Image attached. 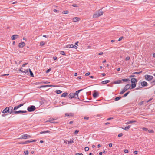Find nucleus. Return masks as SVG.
<instances>
[{
  "instance_id": "50",
  "label": "nucleus",
  "mask_w": 155,
  "mask_h": 155,
  "mask_svg": "<svg viewBox=\"0 0 155 155\" xmlns=\"http://www.w3.org/2000/svg\"><path fill=\"white\" fill-rule=\"evenodd\" d=\"M78 132H79L78 130H75L74 133V134L75 135L77 134H78Z\"/></svg>"
},
{
  "instance_id": "9",
  "label": "nucleus",
  "mask_w": 155,
  "mask_h": 155,
  "mask_svg": "<svg viewBox=\"0 0 155 155\" xmlns=\"http://www.w3.org/2000/svg\"><path fill=\"white\" fill-rule=\"evenodd\" d=\"M24 104L25 103H24L23 104H21L17 106H15L14 108V111L16 110L17 109L22 106L24 105Z\"/></svg>"
},
{
  "instance_id": "20",
  "label": "nucleus",
  "mask_w": 155,
  "mask_h": 155,
  "mask_svg": "<svg viewBox=\"0 0 155 155\" xmlns=\"http://www.w3.org/2000/svg\"><path fill=\"white\" fill-rule=\"evenodd\" d=\"M122 80H119L117 81H114L113 83L115 84H120L122 83Z\"/></svg>"
},
{
  "instance_id": "26",
  "label": "nucleus",
  "mask_w": 155,
  "mask_h": 155,
  "mask_svg": "<svg viewBox=\"0 0 155 155\" xmlns=\"http://www.w3.org/2000/svg\"><path fill=\"white\" fill-rule=\"evenodd\" d=\"M28 70L30 72V74L31 77H34V76L33 75V72H32V71H31V69L30 68H29Z\"/></svg>"
},
{
  "instance_id": "51",
  "label": "nucleus",
  "mask_w": 155,
  "mask_h": 155,
  "mask_svg": "<svg viewBox=\"0 0 155 155\" xmlns=\"http://www.w3.org/2000/svg\"><path fill=\"white\" fill-rule=\"evenodd\" d=\"M72 6H73V7H78V5L77 4H73L72 5Z\"/></svg>"
},
{
  "instance_id": "54",
  "label": "nucleus",
  "mask_w": 155,
  "mask_h": 155,
  "mask_svg": "<svg viewBox=\"0 0 155 155\" xmlns=\"http://www.w3.org/2000/svg\"><path fill=\"white\" fill-rule=\"evenodd\" d=\"M28 64L27 63H25L24 64L22 65V66L23 67H25L26 65H27Z\"/></svg>"
},
{
  "instance_id": "48",
  "label": "nucleus",
  "mask_w": 155,
  "mask_h": 155,
  "mask_svg": "<svg viewBox=\"0 0 155 155\" xmlns=\"http://www.w3.org/2000/svg\"><path fill=\"white\" fill-rule=\"evenodd\" d=\"M124 152L125 153H128V150L127 149H125L124 150Z\"/></svg>"
},
{
  "instance_id": "1",
  "label": "nucleus",
  "mask_w": 155,
  "mask_h": 155,
  "mask_svg": "<svg viewBox=\"0 0 155 155\" xmlns=\"http://www.w3.org/2000/svg\"><path fill=\"white\" fill-rule=\"evenodd\" d=\"M104 13L103 12L101 9H100L98 12H96L93 15V18H97L102 15Z\"/></svg>"
},
{
  "instance_id": "57",
  "label": "nucleus",
  "mask_w": 155,
  "mask_h": 155,
  "mask_svg": "<svg viewBox=\"0 0 155 155\" xmlns=\"http://www.w3.org/2000/svg\"><path fill=\"white\" fill-rule=\"evenodd\" d=\"M53 58L54 60H55L57 59V57L56 56H54Z\"/></svg>"
},
{
  "instance_id": "15",
  "label": "nucleus",
  "mask_w": 155,
  "mask_h": 155,
  "mask_svg": "<svg viewBox=\"0 0 155 155\" xmlns=\"http://www.w3.org/2000/svg\"><path fill=\"white\" fill-rule=\"evenodd\" d=\"M141 85L142 87H145L147 86L148 84L146 82L144 81L141 83Z\"/></svg>"
},
{
  "instance_id": "61",
  "label": "nucleus",
  "mask_w": 155,
  "mask_h": 155,
  "mask_svg": "<svg viewBox=\"0 0 155 155\" xmlns=\"http://www.w3.org/2000/svg\"><path fill=\"white\" fill-rule=\"evenodd\" d=\"M103 54V52H101L99 53L98 55H102Z\"/></svg>"
},
{
  "instance_id": "45",
  "label": "nucleus",
  "mask_w": 155,
  "mask_h": 155,
  "mask_svg": "<svg viewBox=\"0 0 155 155\" xmlns=\"http://www.w3.org/2000/svg\"><path fill=\"white\" fill-rule=\"evenodd\" d=\"M142 129L143 130L145 131H147V130H148V129L147 128L143 127L142 128Z\"/></svg>"
},
{
  "instance_id": "19",
  "label": "nucleus",
  "mask_w": 155,
  "mask_h": 155,
  "mask_svg": "<svg viewBox=\"0 0 155 155\" xmlns=\"http://www.w3.org/2000/svg\"><path fill=\"white\" fill-rule=\"evenodd\" d=\"M130 87V84H128L125 85L124 87V88L126 90H127L129 89Z\"/></svg>"
},
{
  "instance_id": "12",
  "label": "nucleus",
  "mask_w": 155,
  "mask_h": 155,
  "mask_svg": "<svg viewBox=\"0 0 155 155\" xmlns=\"http://www.w3.org/2000/svg\"><path fill=\"white\" fill-rule=\"evenodd\" d=\"M65 116H69V117H72L74 116V113H66L65 114Z\"/></svg>"
},
{
  "instance_id": "2",
  "label": "nucleus",
  "mask_w": 155,
  "mask_h": 155,
  "mask_svg": "<svg viewBox=\"0 0 155 155\" xmlns=\"http://www.w3.org/2000/svg\"><path fill=\"white\" fill-rule=\"evenodd\" d=\"M36 109V107L35 106L31 105L28 107L27 108V110L29 112H31L34 111Z\"/></svg>"
},
{
  "instance_id": "39",
  "label": "nucleus",
  "mask_w": 155,
  "mask_h": 155,
  "mask_svg": "<svg viewBox=\"0 0 155 155\" xmlns=\"http://www.w3.org/2000/svg\"><path fill=\"white\" fill-rule=\"evenodd\" d=\"M25 155H28V150H26L24 152Z\"/></svg>"
},
{
  "instance_id": "28",
  "label": "nucleus",
  "mask_w": 155,
  "mask_h": 155,
  "mask_svg": "<svg viewBox=\"0 0 155 155\" xmlns=\"http://www.w3.org/2000/svg\"><path fill=\"white\" fill-rule=\"evenodd\" d=\"M136 122H137V121L136 120L130 121L127 122V123H126V124H131L132 123Z\"/></svg>"
},
{
  "instance_id": "4",
  "label": "nucleus",
  "mask_w": 155,
  "mask_h": 155,
  "mask_svg": "<svg viewBox=\"0 0 155 155\" xmlns=\"http://www.w3.org/2000/svg\"><path fill=\"white\" fill-rule=\"evenodd\" d=\"M144 77L145 79L148 81H151L153 78V77L152 76L147 74L145 75L144 76Z\"/></svg>"
},
{
  "instance_id": "40",
  "label": "nucleus",
  "mask_w": 155,
  "mask_h": 155,
  "mask_svg": "<svg viewBox=\"0 0 155 155\" xmlns=\"http://www.w3.org/2000/svg\"><path fill=\"white\" fill-rule=\"evenodd\" d=\"M148 131L149 133H153L154 131L153 130H148Z\"/></svg>"
},
{
  "instance_id": "36",
  "label": "nucleus",
  "mask_w": 155,
  "mask_h": 155,
  "mask_svg": "<svg viewBox=\"0 0 155 155\" xmlns=\"http://www.w3.org/2000/svg\"><path fill=\"white\" fill-rule=\"evenodd\" d=\"M74 143V141L73 140H71L70 141H68V144H71Z\"/></svg>"
},
{
  "instance_id": "53",
  "label": "nucleus",
  "mask_w": 155,
  "mask_h": 155,
  "mask_svg": "<svg viewBox=\"0 0 155 155\" xmlns=\"http://www.w3.org/2000/svg\"><path fill=\"white\" fill-rule=\"evenodd\" d=\"M130 58L129 56H127L126 58V60H128L130 59Z\"/></svg>"
},
{
  "instance_id": "44",
  "label": "nucleus",
  "mask_w": 155,
  "mask_h": 155,
  "mask_svg": "<svg viewBox=\"0 0 155 155\" xmlns=\"http://www.w3.org/2000/svg\"><path fill=\"white\" fill-rule=\"evenodd\" d=\"M151 84H152L153 85H155V80H154L153 81H152L151 82Z\"/></svg>"
},
{
  "instance_id": "3",
  "label": "nucleus",
  "mask_w": 155,
  "mask_h": 155,
  "mask_svg": "<svg viewBox=\"0 0 155 155\" xmlns=\"http://www.w3.org/2000/svg\"><path fill=\"white\" fill-rule=\"evenodd\" d=\"M31 137V136L28 135L27 134H23L19 138L20 139H26Z\"/></svg>"
},
{
  "instance_id": "25",
  "label": "nucleus",
  "mask_w": 155,
  "mask_h": 155,
  "mask_svg": "<svg viewBox=\"0 0 155 155\" xmlns=\"http://www.w3.org/2000/svg\"><path fill=\"white\" fill-rule=\"evenodd\" d=\"M110 82V80H106V81H102L101 83L104 84L107 83H108Z\"/></svg>"
},
{
  "instance_id": "11",
  "label": "nucleus",
  "mask_w": 155,
  "mask_h": 155,
  "mask_svg": "<svg viewBox=\"0 0 155 155\" xmlns=\"http://www.w3.org/2000/svg\"><path fill=\"white\" fill-rule=\"evenodd\" d=\"M36 141L35 140H27L24 142L25 144H28V143L32 142H35Z\"/></svg>"
},
{
  "instance_id": "22",
  "label": "nucleus",
  "mask_w": 155,
  "mask_h": 155,
  "mask_svg": "<svg viewBox=\"0 0 155 155\" xmlns=\"http://www.w3.org/2000/svg\"><path fill=\"white\" fill-rule=\"evenodd\" d=\"M130 125H129L124 128V127H122V129L125 130H126V131H127L128 130V129H129V128H130Z\"/></svg>"
},
{
  "instance_id": "62",
  "label": "nucleus",
  "mask_w": 155,
  "mask_h": 155,
  "mask_svg": "<svg viewBox=\"0 0 155 155\" xmlns=\"http://www.w3.org/2000/svg\"><path fill=\"white\" fill-rule=\"evenodd\" d=\"M134 153L135 154H137L138 153V151H134Z\"/></svg>"
},
{
  "instance_id": "18",
  "label": "nucleus",
  "mask_w": 155,
  "mask_h": 155,
  "mask_svg": "<svg viewBox=\"0 0 155 155\" xmlns=\"http://www.w3.org/2000/svg\"><path fill=\"white\" fill-rule=\"evenodd\" d=\"M131 82L132 83H136L137 82V79L135 78H132L131 79Z\"/></svg>"
},
{
  "instance_id": "7",
  "label": "nucleus",
  "mask_w": 155,
  "mask_h": 155,
  "mask_svg": "<svg viewBox=\"0 0 155 155\" xmlns=\"http://www.w3.org/2000/svg\"><path fill=\"white\" fill-rule=\"evenodd\" d=\"M27 112L26 110H19L18 111H16V110L14 111V113L15 114H18L20 113H25Z\"/></svg>"
},
{
  "instance_id": "63",
  "label": "nucleus",
  "mask_w": 155,
  "mask_h": 155,
  "mask_svg": "<svg viewBox=\"0 0 155 155\" xmlns=\"http://www.w3.org/2000/svg\"><path fill=\"white\" fill-rule=\"evenodd\" d=\"M112 143H110L109 144V147H112Z\"/></svg>"
},
{
  "instance_id": "14",
  "label": "nucleus",
  "mask_w": 155,
  "mask_h": 155,
  "mask_svg": "<svg viewBox=\"0 0 155 155\" xmlns=\"http://www.w3.org/2000/svg\"><path fill=\"white\" fill-rule=\"evenodd\" d=\"M25 45V44L24 42H21L19 44L18 46L20 48H23Z\"/></svg>"
},
{
  "instance_id": "41",
  "label": "nucleus",
  "mask_w": 155,
  "mask_h": 155,
  "mask_svg": "<svg viewBox=\"0 0 155 155\" xmlns=\"http://www.w3.org/2000/svg\"><path fill=\"white\" fill-rule=\"evenodd\" d=\"M84 150L85 151H88L89 150V148L87 147H86L84 148Z\"/></svg>"
},
{
  "instance_id": "10",
  "label": "nucleus",
  "mask_w": 155,
  "mask_h": 155,
  "mask_svg": "<svg viewBox=\"0 0 155 155\" xmlns=\"http://www.w3.org/2000/svg\"><path fill=\"white\" fill-rule=\"evenodd\" d=\"M19 35H13L11 37V38L12 40H15L19 38Z\"/></svg>"
},
{
  "instance_id": "55",
  "label": "nucleus",
  "mask_w": 155,
  "mask_h": 155,
  "mask_svg": "<svg viewBox=\"0 0 155 155\" xmlns=\"http://www.w3.org/2000/svg\"><path fill=\"white\" fill-rule=\"evenodd\" d=\"M135 77V75H130L129 76V77L130 78H134V77Z\"/></svg>"
},
{
  "instance_id": "42",
  "label": "nucleus",
  "mask_w": 155,
  "mask_h": 155,
  "mask_svg": "<svg viewBox=\"0 0 155 155\" xmlns=\"http://www.w3.org/2000/svg\"><path fill=\"white\" fill-rule=\"evenodd\" d=\"M21 72L22 73H26L28 72V71L27 70H25L24 71H21Z\"/></svg>"
},
{
  "instance_id": "60",
  "label": "nucleus",
  "mask_w": 155,
  "mask_h": 155,
  "mask_svg": "<svg viewBox=\"0 0 155 155\" xmlns=\"http://www.w3.org/2000/svg\"><path fill=\"white\" fill-rule=\"evenodd\" d=\"M54 11L55 12H58V10H56V9H54Z\"/></svg>"
},
{
  "instance_id": "6",
  "label": "nucleus",
  "mask_w": 155,
  "mask_h": 155,
  "mask_svg": "<svg viewBox=\"0 0 155 155\" xmlns=\"http://www.w3.org/2000/svg\"><path fill=\"white\" fill-rule=\"evenodd\" d=\"M83 89H81L80 90L77 91H76L75 93H74V95H75V98H78L79 99L78 96V94L81 91H82Z\"/></svg>"
},
{
  "instance_id": "47",
  "label": "nucleus",
  "mask_w": 155,
  "mask_h": 155,
  "mask_svg": "<svg viewBox=\"0 0 155 155\" xmlns=\"http://www.w3.org/2000/svg\"><path fill=\"white\" fill-rule=\"evenodd\" d=\"M41 83H42H42H44V84H47L49 83L50 82H49L48 81L43 82H41Z\"/></svg>"
},
{
  "instance_id": "32",
  "label": "nucleus",
  "mask_w": 155,
  "mask_h": 155,
  "mask_svg": "<svg viewBox=\"0 0 155 155\" xmlns=\"http://www.w3.org/2000/svg\"><path fill=\"white\" fill-rule=\"evenodd\" d=\"M121 98V97L120 96L117 97L115 98L114 100L115 101H117L119 100Z\"/></svg>"
},
{
  "instance_id": "38",
  "label": "nucleus",
  "mask_w": 155,
  "mask_h": 155,
  "mask_svg": "<svg viewBox=\"0 0 155 155\" xmlns=\"http://www.w3.org/2000/svg\"><path fill=\"white\" fill-rule=\"evenodd\" d=\"M142 72V71H139V72H135L133 73L134 74H140Z\"/></svg>"
},
{
  "instance_id": "56",
  "label": "nucleus",
  "mask_w": 155,
  "mask_h": 155,
  "mask_svg": "<svg viewBox=\"0 0 155 155\" xmlns=\"http://www.w3.org/2000/svg\"><path fill=\"white\" fill-rule=\"evenodd\" d=\"M113 119V117H110V118H107V120H110L112 119Z\"/></svg>"
},
{
  "instance_id": "13",
  "label": "nucleus",
  "mask_w": 155,
  "mask_h": 155,
  "mask_svg": "<svg viewBox=\"0 0 155 155\" xmlns=\"http://www.w3.org/2000/svg\"><path fill=\"white\" fill-rule=\"evenodd\" d=\"M69 97L70 98H75V95H74V93H71L69 95Z\"/></svg>"
},
{
  "instance_id": "37",
  "label": "nucleus",
  "mask_w": 155,
  "mask_h": 155,
  "mask_svg": "<svg viewBox=\"0 0 155 155\" xmlns=\"http://www.w3.org/2000/svg\"><path fill=\"white\" fill-rule=\"evenodd\" d=\"M45 44V42L44 41H42L40 42V45L41 46H43Z\"/></svg>"
},
{
  "instance_id": "17",
  "label": "nucleus",
  "mask_w": 155,
  "mask_h": 155,
  "mask_svg": "<svg viewBox=\"0 0 155 155\" xmlns=\"http://www.w3.org/2000/svg\"><path fill=\"white\" fill-rule=\"evenodd\" d=\"M99 96L98 93L97 92H94L93 94V97L94 98H96L97 97Z\"/></svg>"
},
{
  "instance_id": "49",
  "label": "nucleus",
  "mask_w": 155,
  "mask_h": 155,
  "mask_svg": "<svg viewBox=\"0 0 155 155\" xmlns=\"http://www.w3.org/2000/svg\"><path fill=\"white\" fill-rule=\"evenodd\" d=\"M124 38V37L123 36L121 37L118 39V41H120L123 38Z\"/></svg>"
},
{
  "instance_id": "30",
  "label": "nucleus",
  "mask_w": 155,
  "mask_h": 155,
  "mask_svg": "<svg viewBox=\"0 0 155 155\" xmlns=\"http://www.w3.org/2000/svg\"><path fill=\"white\" fill-rule=\"evenodd\" d=\"M55 92L57 94H60L62 92V91L61 90H56L55 91Z\"/></svg>"
},
{
  "instance_id": "23",
  "label": "nucleus",
  "mask_w": 155,
  "mask_h": 155,
  "mask_svg": "<svg viewBox=\"0 0 155 155\" xmlns=\"http://www.w3.org/2000/svg\"><path fill=\"white\" fill-rule=\"evenodd\" d=\"M51 86H52V85H42L40 87H38V88H41L42 87H51Z\"/></svg>"
},
{
  "instance_id": "58",
  "label": "nucleus",
  "mask_w": 155,
  "mask_h": 155,
  "mask_svg": "<svg viewBox=\"0 0 155 155\" xmlns=\"http://www.w3.org/2000/svg\"><path fill=\"white\" fill-rule=\"evenodd\" d=\"M90 73L89 72H88L86 73L85 74V75L86 76H88L89 75H90Z\"/></svg>"
},
{
  "instance_id": "31",
  "label": "nucleus",
  "mask_w": 155,
  "mask_h": 155,
  "mask_svg": "<svg viewBox=\"0 0 155 155\" xmlns=\"http://www.w3.org/2000/svg\"><path fill=\"white\" fill-rule=\"evenodd\" d=\"M127 90L124 88V89H123L122 91L120 92V94H122L124 93Z\"/></svg>"
},
{
  "instance_id": "8",
  "label": "nucleus",
  "mask_w": 155,
  "mask_h": 155,
  "mask_svg": "<svg viewBox=\"0 0 155 155\" xmlns=\"http://www.w3.org/2000/svg\"><path fill=\"white\" fill-rule=\"evenodd\" d=\"M67 48H74L77 49L78 47L75 45L73 44L68 45L66 46Z\"/></svg>"
},
{
  "instance_id": "16",
  "label": "nucleus",
  "mask_w": 155,
  "mask_h": 155,
  "mask_svg": "<svg viewBox=\"0 0 155 155\" xmlns=\"http://www.w3.org/2000/svg\"><path fill=\"white\" fill-rule=\"evenodd\" d=\"M2 113L3 114L6 113H9V110H8V107H6L2 111Z\"/></svg>"
},
{
  "instance_id": "35",
  "label": "nucleus",
  "mask_w": 155,
  "mask_h": 155,
  "mask_svg": "<svg viewBox=\"0 0 155 155\" xmlns=\"http://www.w3.org/2000/svg\"><path fill=\"white\" fill-rule=\"evenodd\" d=\"M121 80H122L124 82H127L128 81H129L128 79H123Z\"/></svg>"
},
{
  "instance_id": "33",
  "label": "nucleus",
  "mask_w": 155,
  "mask_h": 155,
  "mask_svg": "<svg viewBox=\"0 0 155 155\" xmlns=\"http://www.w3.org/2000/svg\"><path fill=\"white\" fill-rule=\"evenodd\" d=\"M69 13V11L68 10H65L64 11L62 12V13L63 14H67Z\"/></svg>"
},
{
  "instance_id": "29",
  "label": "nucleus",
  "mask_w": 155,
  "mask_h": 155,
  "mask_svg": "<svg viewBox=\"0 0 155 155\" xmlns=\"http://www.w3.org/2000/svg\"><path fill=\"white\" fill-rule=\"evenodd\" d=\"M136 83H132L131 84V89H133L136 86Z\"/></svg>"
},
{
  "instance_id": "34",
  "label": "nucleus",
  "mask_w": 155,
  "mask_h": 155,
  "mask_svg": "<svg viewBox=\"0 0 155 155\" xmlns=\"http://www.w3.org/2000/svg\"><path fill=\"white\" fill-rule=\"evenodd\" d=\"M129 93H130V91H128L122 97H126V96H127L128 95V94H129Z\"/></svg>"
},
{
  "instance_id": "64",
  "label": "nucleus",
  "mask_w": 155,
  "mask_h": 155,
  "mask_svg": "<svg viewBox=\"0 0 155 155\" xmlns=\"http://www.w3.org/2000/svg\"><path fill=\"white\" fill-rule=\"evenodd\" d=\"M22 67H21V68L19 70V71H20L21 72V71H22L23 70H22Z\"/></svg>"
},
{
  "instance_id": "43",
  "label": "nucleus",
  "mask_w": 155,
  "mask_h": 155,
  "mask_svg": "<svg viewBox=\"0 0 155 155\" xmlns=\"http://www.w3.org/2000/svg\"><path fill=\"white\" fill-rule=\"evenodd\" d=\"M60 54H62V55H65V52L64 51H61V52Z\"/></svg>"
},
{
  "instance_id": "24",
  "label": "nucleus",
  "mask_w": 155,
  "mask_h": 155,
  "mask_svg": "<svg viewBox=\"0 0 155 155\" xmlns=\"http://www.w3.org/2000/svg\"><path fill=\"white\" fill-rule=\"evenodd\" d=\"M51 133V132L50 131L46 130V131H41L40 132V134H45V133Z\"/></svg>"
},
{
  "instance_id": "52",
  "label": "nucleus",
  "mask_w": 155,
  "mask_h": 155,
  "mask_svg": "<svg viewBox=\"0 0 155 155\" xmlns=\"http://www.w3.org/2000/svg\"><path fill=\"white\" fill-rule=\"evenodd\" d=\"M51 71V69L50 68H49L46 71V73H48L49 72H50Z\"/></svg>"
},
{
  "instance_id": "21",
  "label": "nucleus",
  "mask_w": 155,
  "mask_h": 155,
  "mask_svg": "<svg viewBox=\"0 0 155 155\" xmlns=\"http://www.w3.org/2000/svg\"><path fill=\"white\" fill-rule=\"evenodd\" d=\"M79 18L78 17H75L73 19V21L74 22H76L79 21Z\"/></svg>"
},
{
  "instance_id": "46",
  "label": "nucleus",
  "mask_w": 155,
  "mask_h": 155,
  "mask_svg": "<svg viewBox=\"0 0 155 155\" xmlns=\"http://www.w3.org/2000/svg\"><path fill=\"white\" fill-rule=\"evenodd\" d=\"M123 136V134L121 133L118 134V136L119 137H120Z\"/></svg>"
},
{
  "instance_id": "27",
  "label": "nucleus",
  "mask_w": 155,
  "mask_h": 155,
  "mask_svg": "<svg viewBox=\"0 0 155 155\" xmlns=\"http://www.w3.org/2000/svg\"><path fill=\"white\" fill-rule=\"evenodd\" d=\"M68 93L65 92L62 94L61 95V97H65L68 95Z\"/></svg>"
},
{
  "instance_id": "5",
  "label": "nucleus",
  "mask_w": 155,
  "mask_h": 155,
  "mask_svg": "<svg viewBox=\"0 0 155 155\" xmlns=\"http://www.w3.org/2000/svg\"><path fill=\"white\" fill-rule=\"evenodd\" d=\"M8 110H9V113L12 114H15L14 113V109H13V107L12 106H9L8 107Z\"/></svg>"
},
{
  "instance_id": "59",
  "label": "nucleus",
  "mask_w": 155,
  "mask_h": 155,
  "mask_svg": "<svg viewBox=\"0 0 155 155\" xmlns=\"http://www.w3.org/2000/svg\"><path fill=\"white\" fill-rule=\"evenodd\" d=\"M18 143H19L20 144H25L24 142H20Z\"/></svg>"
}]
</instances>
